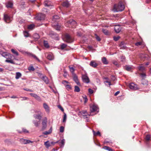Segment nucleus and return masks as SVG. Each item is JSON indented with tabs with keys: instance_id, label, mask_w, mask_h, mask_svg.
Instances as JSON below:
<instances>
[{
	"instance_id": "nucleus-59",
	"label": "nucleus",
	"mask_w": 151,
	"mask_h": 151,
	"mask_svg": "<svg viewBox=\"0 0 151 151\" xmlns=\"http://www.w3.org/2000/svg\"><path fill=\"white\" fill-rule=\"evenodd\" d=\"M142 42H139L135 43V45L137 46H139L142 44Z\"/></svg>"
},
{
	"instance_id": "nucleus-62",
	"label": "nucleus",
	"mask_w": 151,
	"mask_h": 151,
	"mask_svg": "<svg viewBox=\"0 0 151 151\" xmlns=\"http://www.w3.org/2000/svg\"><path fill=\"white\" fill-rule=\"evenodd\" d=\"M66 115L65 114L64 115L63 119V122H65L66 120Z\"/></svg>"
},
{
	"instance_id": "nucleus-7",
	"label": "nucleus",
	"mask_w": 151,
	"mask_h": 151,
	"mask_svg": "<svg viewBox=\"0 0 151 151\" xmlns=\"http://www.w3.org/2000/svg\"><path fill=\"white\" fill-rule=\"evenodd\" d=\"M67 23L68 24V26H72L73 27H75L76 25V22L73 19H70L68 21Z\"/></svg>"
},
{
	"instance_id": "nucleus-18",
	"label": "nucleus",
	"mask_w": 151,
	"mask_h": 151,
	"mask_svg": "<svg viewBox=\"0 0 151 151\" xmlns=\"http://www.w3.org/2000/svg\"><path fill=\"white\" fill-rule=\"evenodd\" d=\"M33 122L35 126L36 127H39L40 123V120L37 121L35 120H34L33 121Z\"/></svg>"
},
{
	"instance_id": "nucleus-23",
	"label": "nucleus",
	"mask_w": 151,
	"mask_h": 151,
	"mask_svg": "<svg viewBox=\"0 0 151 151\" xmlns=\"http://www.w3.org/2000/svg\"><path fill=\"white\" fill-rule=\"evenodd\" d=\"M101 60L104 64L106 65L108 64V62L105 57H104L102 58Z\"/></svg>"
},
{
	"instance_id": "nucleus-1",
	"label": "nucleus",
	"mask_w": 151,
	"mask_h": 151,
	"mask_svg": "<svg viewBox=\"0 0 151 151\" xmlns=\"http://www.w3.org/2000/svg\"><path fill=\"white\" fill-rule=\"evenodd\" d=\"M124 9V6L121 1L118 4H115L114 6L113 10L114 12H118L123 11Z\"/></svg>"
},
{
	"instance_id": "nucleus-55",
	"label": "nucleus",
	"mask_w": 151,
	"mask_h": 151,
	"mask_svg": "<svg viewBox=\"0 0 151 151\" xmlns=\"http://www.w3.org/2000/svg\"><path fill=\"white\" fill-rule=\"evenodd\" d=\"M95 37L97 41H99L101 40V39L96 34L95 35Z\"/></svg>"
},
{
	"instance_id": "nucleus-25",
	"label": "nucleus",
	"mask_w": 151,
	"mask_h": 151,
	"mask_svg": "<svg viewBox=\"0 0 151 151\" xmlns=\"http://www.w3.org/2000/svg\"><path fill=\"white\" fill-rule=\"evenodd\" d=\"M52 132V128H50V129L48 130V131H45L43 132V134L45 135H47L50 134Z\"/></svg>"
},
{
	"instance_id": "nucleus-50",
	"label": "nucleus",
	"mask_w": 151,
	"mask_h": 151,
	"mask_svg": "<svg viewBox=\"0 0 151 151\" xmlns=\"http://www.w3.org/2000/svg\"><path fill=\"white\" fill-rule=\"evenodd\" d=\"M138 69L140 71H143L145 69V68L143 66H139L138 67Z\"/></svg>"
},
{
	"instance_id": "nucleus-10",
	"label": "nucleus",
	"mask_w": 151,
	"mask_h": 151,
	"mask_svg": "<svg viewBox=\"0 0 151 151\" xmlns=\"http://www.w3.org/2000/svg\"><path fill=\"white\" fill-rule=\"evenodd\" d=\"M4 21L7 23L10 22L11 20L10 17L8 15V14H4Z\"/></svg>"
},
{
	"instance_id": "nucleus-21",
	"label": "nucleus",
	"mask_w": 151,
	"mask_h": 151,
	"mask_svg": "<svg viewBox=\"0 0 151 151\" xmlns=\"http://www.w3.org/2000/svg\"><path fill=\"white\" fill-rule=\"evenodd\" d=\"M133 67L132 65H126L125 67V69L127 71H130L133 69Z\"/></svg>"
},
{
	"instance_id": "nucleus-14",
	"label": "nucleus",
	"mask_w": 151,
	"mask_h": 151,
	"mask_svg": "<svg viewBox=\"0 0 151 151\" xmlns=\"http://www.w3.org/2000/svg\"><path fill=\"white\" fill-rule=\"evenodd\" d=\"M93 68H96L98 66V64L94 60L91 61L89 64Z\"/></svg>"
},
{
	"instance_id": "nucleus-43",
	"label": "nucleus",
	"mask_w": 151,
	"mask_h": 151,
	"mask_svg": "<svg viewBox=\"0 0 151 151\" xmlns=\"http://www.w3.org/2000/svg\"><path fill=\"white\" fill-rule=\"evenodd\" d=\"M102 31L103 32L105 35H107L109 34V32L106 29H102Z\"/></svg>"
},
{
	"instance_id": "nucleus-30",
	"label": "nucleus",
	"mask_w": 151,
	"mask_h": 151,
	"mask_svg": "<svg viewBox=\"0 0 151 151\" xmlns=\"http://www.w3.org/2000/svg\"><path fill=\"white\" fill-rule=\"evenodd\" d=\"M65 140L64 139H63L59 143L60 145L61 146H63L65 144Z\"/></svg>"
},
{
	"instance_id": "nucleus-56",
	"label": "nucleus",
	"mask_w": 151,
	"mask_h": 151,
	"mask_svg": "<svg viewBox=\"0 0 151 151\" xmlns=\"http://www.w3.org/2000/svg\"><path fill=\"white\" fill-rule=\"evenodd\" d=\"M64 128L63 126H61L60 127V131L61 132H63L64 131Z\"/></svg>"
},
{
	"instance_id": "nucleus-51",
	"label": "nucleus",
	"mask_w": 151,
	"mask_h": 151,
	"mask_svg": "<svg viewBox=\"0 0 151 151\" xmlns=\"http://www.w3.org/2000/svg\"><path fill=\"white\" fill-rule=\"evenodd\" d=\"M6 62L7 63H9L12 64H14V62L12 60L7 59L5 60Z\"/></svg>"
},
{
	"instance_id": "nucleus-54",
	"label": "nucleus",
	"mask_w": 151,
	"mask_h": 151,
	"mask_svg": "<svg viewBox=\"0 0 151 151\" xmlns=\"http://www.w3.org/2000/svg\"><path fill=\"white\" fill-rule=\"evenodd\" d=\"M121 61L124 62L125 61V57L124 56H122L121 58Z\"/></svg>"
},
{
	"instance_id": "nucleus-53",
	"label": "nucleus",
	"mask_w": 151,
	"mask_h": 151,
	"mask_svg": "<svg viewBox=\"0 0 151 151\" xmlns=\"http://www.w3.org/2000/svg\"><path fill=\"white\" fill-rule=\"evenodd\" d=\"M93 132L94 135H99V136H101L100 133L99 131H98L96 132H95V131L93 130Z\"/></svg>"
},
{
	"instance_id": "nucleus-61",
	"label": "nucleus",
	"mask_w": 151,
	"mask_h": 151,
	"mask_svg": "<svg viewBox=\"0 0 151 151\" xmlns=\"http://www.w3.org/2000/svg\"><path fill=\"white\" fill-rule=\"evenodd\" d=\"M140 75L142 78H145L146 77V75L145 73H141Z\"/></svg>"
},
{
	"instance_id": "nucleus-4",
	"label": "nucleus",
	"mask_w": 151,
	"mask_h": 151,
	"mask_svg": "<svg viewBox=\"0 0 151 151\" xmlns=\"http://www.w3.org/2000/svg\"><path fill=\"white\" fill-rule=\"evenodd\" d=\"M45 15L42 13L38 14L35 17V19L38 20H42L44 19Z\"/></svg>"
},
{
	"instance_id": "nucleus-15",
	"label": "nucleus",
	"mask_w": 151,
	"mask_h": 151,
	"mask_svg": "<svg viewBox=\"0 0 151 151\" xmlns=\"http://www.w3.org/2000/svg\"><path fill=\"white\" fill-rule=\"evenodd\" d=\"M2 55L6 58H11L12 57V55L10 54L4 52Z\"/></svg>"
},
{
	"instance_id": "nucleus-8",
	"label": "nucleus",
	"mask_w": 151,
	"mask_h": 151,
	"mask_svg": "<svg viewBox=\"0 0 151 151\" xmlns=\"http://www.w3.org/2000/svg\"><path fill=\"white\" fill-rule=\"evenodd\" d=\"M13 5V2L12 0H10L5 3L6 6L7 8H12Z\"/></svg>"
},
{
	"instance_id": "nucleus-41",
	"label": "nucleus",
	"mask_w": 151,
	"mask_h": 151,
	"mask_svg": "<svg viewBox=\"0 0 151 151\" xmlns=\"http://www.w3.org/2000/svg\"><path fill=\"white\" fill-rule=\"evenodd\" d=\"M35 27V25L33 24H31L29 25L28 26V29H32Z\"/></svg>"
},
{
	"instance_id": "nucleus-9",
	"label": "nucleus",
	"mask_w": 151,
	"mask_h": 151,
	"mask_svg": "<svg viewBox=\"0 0 151 151\" xmlns=\"http://www.w3.org/2000/svg\"><path fill=\"white\" fill-rule=\"evenodd\" d=\"M82 78L84 82L86 83H88L89 82L90 80L87 74L82 75Z\"/></svg>"
},
{
	"instance_id": "nucleus-26",
	"label": "nucleus",
	"mask_w": 151,
	"mask_h": 151,
	"mask_svg": "<svg viewBox=\"0 0 151 151\" xmlns=\"http://www.w3.org/2000/svg\"><path fill=\"white\" fill-rule=\"evenodd\" d=\"M47 58L50 60H52L53 59V57L52 54H49L47 56Z\"/></svg>"
},
{
	"instance_id": "nucleus-58",
	"label": "nucleus",
	"mask_w": 151,
	"mask_h": 151,
	"mask_svg": "<svg viewBox=\"0 0 151 151\" xmlns=\"http://www.w3.org/2000/svg\"><path fill=\"white\" fill-rule=\"evenodd\" d=\"M62 83L63 84L64 86H65L66 85L67 83H68L69 82L66 81L64 80L62 81Z\"/></svg>"
},
{
	"instance_id": "nucleus-22",
	"label": "nucleus",
	"mask_w": 151,
	"mask_h": 151,
	"mask_svg": "<svg viewBox=\"0 0 151 151\" xmlns=\"http://www.w3.org/2000/svg\"><path fill=\"white\" fill-rule=\"evenodd\" d=\"M62 5L63 6L68 7L69 6V3L68 1H66L63 2Z\"/></svg>"
},
{
	"instance_id": "nucleus-34",
	"label": "nucleus",
	"mask_w": 151,
	"mask_h": 151,
	"mask_svg": "<svg viewBox=\"0 0 151 151\" xmlns=\"http://www.w3.org/2000/svg\"><path fill=\"white\" fill-rule=\"evenodd\" d=\"M142 83L145 85H147L148 81L145 79H142Z\"/></svg>"
},
{
	"instance_id": "nucleus-40",
	"label": "nucleus",
	"mask_w": 151,
	"mask_h": 151,
	"mask_svg": "<svg viewBox=\"0 0 151 151\" xmlns=\"http://www.w3.org/2000/svg\"><path fill=\"white\" fill-rule=\"evenodd\" d=\"M44 46L47 48H48L49 47V46L47 41H44Z\"/></svg>"
},
{
	"instance_id": "nucleus-42",
	"label": "nucleus",
	"mask_w": 151,
	"mask_h": 151,
	"mask_svg": "<svg viewBox=\"0 0 151 151\" xmlns=\"http://www.w3.org/2000/svg\"><path fill=\"white\" fill-rule=\"evenodd\" d=\"M54 28L56 30H60V26L58 24H57L56 25H55Z\"/></svg>"
},
{
	"instance_id": "nucleus-52",
	"label": "nucleus",
	"mask_w": 151,
	"mask_h": 151,
	"mask_svg": "<svg viewBox=\"0 0 151 151\" xmlns=\"http://www.w3.org/2000/svg\"><path fill=\"white\" fill-rule=\"evenodd\" d=\"M65 87H66V89L68 90L71 89V86L67 84L66 85Z\"/></svg>"
},
{
	"instance_id": "nucleus-31",
	"label": "nucleus",
	"mask_w": 151,
	"mask_h": 151,
	"mask_svg": "<svg viewBox=\"0 0 151 151\" xmlns=\"http://www.w3.org/2000/svg\"><path fill=\"white\" fill-rule=\"evenodd\" d=\"M33 37L35 39H38L40 38V36L37 33H35L33 35Z\"/></svg>"
},
{
	"instance_id": "nucleus-20",
	"label": "nucleus",
	"mask_w": 151,
	"mask_h": 151,
	"mask_svg": "<svg viewBox=\"0 0 151 151\" xmlns=\"http://www.w3.org/2000/svg\"><path fill=\"white\" fill-rule=\"evenodd\" d=\"M42 79L46 84H48L49 83L48 78L46 76H43Z\"/></svg>"
},
{
	"instance_id": "nucleus-38",
	"label": "nucleus",
	"mask_w": 151,
	"mask_h": 151,
	"mask_svg": "<svg viewBox=\"0 0 151 151\" xmlns=\"http://www.w3.org/2000/svg\"><path fill=\"white\" fill-rule=\"evenodd\" d=\"M150 139V136L149 134H147L146 135L145 137V139L147 141H149Z\"/></svg>"
},
{
	"instance_id": "nucleus-5",
	"label": "nucleus",
	"mask_w": 151,
	"mask_h": 151,
	"mask_svg": "<svg viewBox=\"0 0 151 151\" xmlns=\"http://www.w3.org/2000/svg\"><path fill=\"white\" fill-rule=\"evenodd\" d=\"M129 87L130 89L133 90H137L139 88L137 85L133 83H132L129 84Z\"/></svg>"
},
{
	"instance_id": "nucleus-33",
	"label": "nucleus",
	"mask_w": 151,
	"mask_h": 151,
	"mask_svg": "<svg viewBox=\"0 0 151 151\" xmlns=\"http://www.w3.org/2000/svg\"><path fill=\"white\" fill-rule=\"evenodd\" d=\"M120 48L122 49H124L126 48V47L124 45V43L123 42H122L119 45Z\"/></svg>"
},
{
	"instance_id": "nucleus-27",
	"label": "nucleus",
	"mask_w": 151,
	"mask_h": 151,
	"mask_svg": "<svg viewBox=\"0 0 151 151\" xmlns=\"http://www.w3.org/2000/svg\"><path fill=\"white\" fill-rule=\"evenodd\" d=\"M22 76L21 74L19 72H17L16 73L15 78L16 79H18Z\"/></svg>"
},
{
	"instance_id": "nucleus-48",
	"label": "nucleus",
	"mask_w": 151,
	"mask_h": 151,
	"mask_svg": "<svg viewBox=\"0 0 151 151\" xmlns=\"http://www.w3.org/2000/svg\"><path fill=\"white\" fill-rule=\"evenodd\" d=\"M34 142V141H31L29 140H27L26 139V144L29 143H33Z\"/></svg>"
},
{
	"instance_id": "nucleus-6",
	"label": "nucleus",
	"mask_w": 151,
	"mask_h": 151,
	"mask_svg": "<svg viewBox=\"0 0 151 151\" xmlns=\"http://www.w3.org/2000/svg\"><path fill=\"white\" fill-rule=\"evenodd\" d=\"M47 119L46 117H45L42 120V130H45L47 127Z\"/></svg>"
},
{
	"instance_id": "nucleus-47",
	"label": "nucleus",
	"mask_w": 151,
	"mask_h": 151,
	"mask_svg": "<svg viewBox=\"0 0 151 151\" xmlns=\"http://www.w3.org/2000/svg\"><path fill=\"white\" fill-rule=\"evenodd\" d=\"M67 46V45H66L64 44H63L60 46V48L61 49L63 50L64 48H65Z\"/></svg>"
},
{
	"instance_id": "nucleus-45",
	"label": "nucleus",
	"mask_w": 151,
	"mask_h": 151,
	"mask_svg": "<svg viewBox=\"0 0 151 151\" xmlns=\"http://www.w3.org/2000/svg\"><path fill=\"white\" fill-rule=\"evenodd\" d=\"M112 63L114 65H115L117 67H119V65L116 61H115V60H114L113 61Z\"/></svg>"
},
{
	"instance_id": "nucleus-64",
	"label": "nucleus",
	"mask_w": 151,
	"mask_h": 151,
	"mask_svg": "<svg viewBox=\"0 0 151 151\" xmlns=\"http://www.w3.org/2000/svg\"><path fill=\"white\" fill-rule=\"evenodd\" d=\"M24 90L25 91H26L29 92H33V91L31 89L28 88H24Z\"/></svg>"
},
{
	"instance_id": "nucleus-60",
	"label": "nucleus",
	"mask_w": 151,
	"mask_h": 151,
	"mask_svg": "<svg viewBox=\"0 0 151 151\" xmlns=\"http://www.w3.org/2000/svg\"><path fill=\"white\" fill-rule=\"evenodd\" d=\"M88 91L89 93L91 94L93 93V90L91 88H89L88 89Z\"/></svg>"
},
{
	"instance_id": "nucleus-39",
	"label": "nucleus",
	"mask_w": 151,
	"mask_h": 151,
	"mask_svg": "<svg viewBox=\"0 0 151 151\" xmlns=\"http://www.w3.org/2000/svg\"><path fill=\"white\" fill-rule=\"evenodd\" d=\"M74 91L76 92H79L80 91V89L78 86H75Z\"/></svg>"
},
{
	"instance_id": "nucleus-28",
	"label": "nucleus",
	"mask_w": 151,
	"mask_h": 151,
	"mask_svg": "<svg viewBox=\"0 0 151 151\" xmlns=\"http://www.w3.org/2000/svg\"><path fill=\"white\" fill-rule=\"evenodd\" d=\"M69 68L70 72L72 73L73 74H74V71L75 69L73 67L70 66H69Z\"/></svg>"
},
{
	"instance_id": "nucleus-11",
	"label": "nucleus",
	"mask_w": 151,
	"mask_h": 151,
	"mask_svg": "<svg viewBox=\"0 0 151 151\" xmlns=\"http://www.w3.org/2000/svg\"><path fill=\"white\" fill-rule=\"evenodd\" d=\"M29 95L32 96L35 98L37 100L39 101H41V99L40 97L38 96L37 94L33 93H30Z\"/></svg>"
},
{
	"instance_id": "nucleus-46",
	"label": "nucleus",
	"mask_w": 151,
	"mask_h": 151,
	"mask_svg": "<svg viewBox=\"0 0 151 151\" xmlns=\"http://www.w3.org/2000/svg\"><path fill=\"white\" fill-rule=\"evenodd\" d=\"M11 50L12 52L13 53L15 54L16 55H18V52L17 51L15 50H14V49H12Z\"/></svg>"
},
{
	"instance_id": "nucleus-2",
	"label": "nucleus",
	"mask_w": 151,
	"mask_h": 151,
	"mask_svg": "<svg viewBox=\"0 0 151 151\" xmlns=\"http://www.w3.org/2000/svg\"><path fill=\"white\" fill-rule=\"evenodd\" d=\"M63 40L68 43L73 42L74 40L68 34H65L62 36Z\"/></svg>"
},
{
	"instance_id": "nucleus-19",
	"label": "nucleus",
	"mask_w": 151,
	"mask_h": 151,
	"mask_svg": "<svg viewBox=\"0 0 151 151\" xmlns=\"http://www.w3.org/2000/svg\"><path fill=\"white\" fill-rule=\"evenodd\" d=\"M140 57L143 60H144L147 59L148 55L146 54H141Z\"/></svg>"
},
{
	"instance_id": "nucleus-37",
	"label": "nucleus",
	"mask_w": 151,
	"mask_h": 151,
	"mask_svg": "<svg viewBox=\"0 0 151 151\" xmlns=\"http://www.w3.org/2000/svg\"><path fill=\"white\" fill-rule=\"evenodd\" d=\"M19 141L22 144H26V139L21 138L20 139Z\"/></svg>"
},
{
	"instance_id": "nucleus-63",
	"label": "nucleus",
	"mask_w": 151,
	"mask_h": 151,
	"mask_svg": "<svg viewBox=\"0 0 151 151\" xmlns=\"http://www.w3.org/2000/svg\"><path fill=\"white\" fill-rule=\"evenodd\" d=\"M58 108L60 109L62 111H63L64 110L63 108L60 106L59 105L58 106Z\"/></svg>"
},
{
	"instance_id": "nucleus-12",
	"label": "nucleus",
	"mask_w": 151,
	"mask_h": 151,
	"mask_svg": "<svg viewBox=\"0 0 151 151\" xmlns=\"http://www.w3.org/2000/svg\"><path fill=\"white\" fill-rule=\"evenodd\" d=\"M114 29L115 32L118 33L121 31V27L119 25H115Z\"/></svg>"
},
{
	"instance_id": "nucleus-57",
	"label": "nucleus",
	"mask_w": 151,
	"mask_h": 151,
	"mask_svg": "<svg viewBox=\"0 0 151 151\" xmlns=\"http://www.w3.org/2000/svg\"><path fill=\"white\" fill-rule=\"evenodd\" d=\"M120 38V37L119 36L117 37L115 36L114 37V40L115 41H116L118 40Z\"/></svg>"
},
{
	"instance_id": "nucleus-24",
	"label": "nucleus",
	"mask_w": 151,
	"mask_h": 151,
	"mask_svg": "<svg viewBox=\"0 0 151 151\" xmlns=\"http://www.w3.org/2000/svg\"><path fill=\"white\" fill-rule=\"evenodd\" d=\"M44 4L45 6H49L51 5V2L49 1H45L44 2Z\"/></svg>"
},
{
	"instance_id": "nucleus-29",
	"label": "nucleus",
	"mask_w": 151,
	"mask_h": 151,
	"mask_svg": "<svg viewBox=\"0 0 151 151\" xmlns=\"http://www.w3.org/2000/svg\"><path fill=\"white\" fill-rule=\"evenodd\" d=\"M34 116L35 118L39 119V120H40L41 118V116L39 114L34 115Z\"/></svg>"
},
{
	"instance_id": "nucleus-17",
	"label": "nucleus",
	"mask_w": 151,
	"mask_h": 151,
	"mask_svg": "<svg viewBox=\"0 0 151 151\" xmlns=\"http://www.w3.org/2000/svg\"><path fill=\"white\" fill-rule=\"evenodd\" d=\"M43 106L46 111L48 113H49L50 112V109L48 105L46 103H44Z\"/></svg>"
},
{
	"instance_id": "nucleus-49",
	"label": "nucleus",
	"mask_w": 151,
	"mask_h": 151,
	"mask_svg": "<svg viewBox=\"0 0 151 151\" xmlns=\"http://www.w3.org/2000/svg\"><path fill=\"white\" fill-rule=\"evenodd\" d=\"M28 69L29 71H33L35 70V69L33 66H29L28 68Z\"/></svg>"
},
{
	"instance_id": "nucleus-13",
	"label": "nucleus",
	"mask_w": 151,
	"mask_h": 151,
	"mask_svg": "<svg viewBox=\"0 0 151 151\" xmlns=\"http://www.w3.org/2000/svg\"><path fill=\"white\" fill-rule=\"evenodd\" d=\"M97 107L95 105H93L90 107V111L91 113L97 111Z\"/></svg>"
},
{
	"instance_id": "nucleus-44",
	"label": "nucleus",
	"mask_w": 151,
	"mask_h": 151,
	"mask_svg": "<svg viewBox=\"0 0 151 151\" xmlns=\"http://www.w3.org/2000/svg\"><path fill=\"white\" fill-rule=\"evenodd\" d=\"M23 33L24 37H27L29 36V34L27 31H24L23 32Z\"/></svg>"
},
{
	"instance_id": "nucleus-16",
	"label": "nucleus",
	"mask_w": 151,
	"mask_h": 151,
	"mask_svg": "<svg viewBox=\"0 0 151 151\" xmlns=\"http://www.w3.org/2000/svg\"><path fill=\"white\" fill-rule=\"evenodd\" d=\"M73 79L77 85H79L80 83L78 81V77L75 74H74Z\"/></svg>"
},
{
	"instance_id": "nucleus-32",
	"label": "nucleus",
	"mask_w": 151,
	"mask_h": 151,
	"mask_svg": "<svg viewBox=\"0 0 151 151\" xmlns=\"http://www.w3.org/2000/svg\"><path fill=\"white\" fill-rule=\"evenodd\" d=\"M44 145L47 148H48L50 146V144L49 143L48 141L45 142Z\"/></svg>"
},
{
	"instance_id": "nucleus-36",
	"label": "nucleus",
	"mask_w": 151,
	"mask_h": 151,
	"mask_svg": "<svg viewBox=\"0 0 151 151\" xmlns=\"http://www.w3.org/2000/svg\"><path fill=\"white\" fill-rule=\"evenodd\" d=\"M59 18V17L58 16L56 15H54L53 17V18L52 19V21L54 22L56 21L57 19H58Z\"/></svg>"
},
{
	"instance_id": "nucleus-3",
	"label": "nucleus",
	"mask_w": 151,
	"mask_h": 151,
	"mask_svg": "<svg viewBox=\"0 0 151 151\" xmlns=\"http://www.w3.org/2000/svg\"><path fill=\"white\" fill-rule=\"evenodd\" d=\"M79 115L82 116L84 119L88 118L89 116L92 115L91 113L89 114H88L86 110L80 111L79 112Z\"/></svg>"
},
{
	"instance_id": "nucleus-35",
	"label": "nucleus",
	"mask_w": 151,
	"mask_h": 151,
	"mask_svg": "<svg viewBox=\"0 0 151 151\" xmlns=\"http://www.w3.org/2000/svg\"><path fill=\"white\" fill-rule=\"evenodd\" d=\"M30 55L33 57L34 59L38 61L39 62H40V60L37 58V57L35 55L32 54H30Z\"/></svg>"
}]
</instances>
